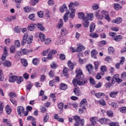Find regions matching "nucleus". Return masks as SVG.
Wrapping results in <instances>:
<instances>
[{
  "mask_svg": "<svg viewBox=\"0 0 126 126\" xmlns=\"http://www.w3.org/2000/svg\"><path fill=\"white\" fill-rule=\"evenodd\" d=\"M99 11H97L95 13V16L96 17L97 19H99L100 20H102L103 18H105L106 20H108V22H110L111 19H110V16H109V13L108 12L105 11L104 10L102 11L101 14L102 15L99 14Z\"/></svg>",
  "mask_w": 126,
  "mask_h": 126,
  "instance_id": "f257e3e1",
  "label": "nucleus"
},
{
  "mask_svg": "<svg viewBox=\"0 0 126 126\" xmlns=\"http://www.w3.org/2000/svg\"><path fill=\"white\" fill-rule=\"evenodd\" d=\"M79 4L77 2H71L69 3L68 5V7H69V10L71 11L70 13V16H69L70 18H74V16H75V11H76L75 7H76V6H78Z\"/></svg>",
  "mask_w": 126,
  "mask_h": 126,
  "instance_id": "f03ea898",
  "label": "nucleus"
},
{
  "mask_svg": "<svg viewBox=\"0 0 126 126\" xmlns=\"http://www.w3.org/2000/svg\"><path fill=\"white\" fill-rule=\"evenodd\" d=\"M33 41V36L32 35L25 33L23 36V38L21 41L22 46H24L25 44H31Z\"/></svg>",
  "mask_w": 126,
  "mask_h": 126,
  "instance_id": "7ed1b4c3",
  "label": "nucleus"
},
{
  "mask_svg": "<svg viewBox=\"0 0 126 126\" xmlns=\"http://www.w3.org/2000/svg\"><path fill=\"white\" fill-rule=\"evenodd\" d=\"M17 112L18 113V115L20 116V117H27L29 113V111H25V109H24V107L22 106H18L17 108Z\"/></svg>",
  "mask_w": 126,
  "mask_h": 126,
  "instance_id": "20e7f679",
  "label": "nucleus"
},
{
  "mask_svg": "<svg viewBox=\"0 0 126 126\" xmlns=\"http://www.w3.org/2000/svg\"><path fill=\"white\" fill-rule=\"evenodd\" d=\"M82 77H80L78 78L74 79L72 81L73 84L74 86H76V85H84L85 84V81H81L82 80Z\"/></svg>",
  "mask_w": 126,
  "mask_h": 126,
  "instance_id": "39448f33",
  "label": "nucleus"
},
{
  "mask_svg": "<svg viewBox=\"0 0 126 126\" xmlns=\"http://www.w3.org/2000/svg\"><path fill=\"white\" fill-rule=\"evenodd\" d=\"M76 123L74 124L75 126H84V120H80V118L78 116H76L74 117Z\"/></svg>",
  "mask_w": 126,
  "mask_h": 126,
  "instance_id": "423d86ee",
  "label": "nucleus"
},
{
  "mask_svg": "<svg viewBox=\"0 0 126 126\" xmlns=\"http://www.w3.org/2000/svg\"><path fill=\"white\" fill-rule=\"evenodd\" d=\"M80 107L82 108L83 110H86L87 107V100L86 99H83L80 103Z\"/></svg>",
  "mask_w": 126,
  "mask_h": 126,
  "instance_id": "0eeeda50",
  "label": "nucleus"
},
{
  "mask_svg": "<svg viewBox=\"0 0 126 126\" xmlns=\"http://www.w3.org/2000/svg\"><path fill=\"white\" fill-rule=\"evenodd\" d=\"M99 123L101 124V125H110L111 123V120L109 119H107L106 118H101L99 121Z\"/></svg>",
  "mask_w": 126,
  "mask_h": 126,
  "instance_id": "6e6552de",
  "label": "nucleus"
},
{
  "mask_svg": "<svg viewBox=\"0 0 126 126\" xmlns=\"http://www.w3.org/2000/svg\"><path fill=\"white\" fill-rule=\"evenodd\" d=\"M8 50V48H7V47H4L3 54L1 58V61H3V62L5 61V59H6V56H7Z\"/></svg>",
  "mask_w": 126,
  "mask_h": 126,
  "instance_id": "1a4fd4ad",
  "label": "nucleus"
},
{
  "mask_svg": "<svg viewBox=\"0 0 126 126\" xmlns=\"http://www.w3.org/2000/svg\"><path fill=\"white\" fill-rule=\"evenodd\" d=\"M112 22L113 23H116V24H120L123 22V19L121 17H118L117 18L113 20Z\"/></svg>",
  "mask_w": 126,
  "mask_h": 126,
  "instance_id": "9d476101",
  "label": "nucleus"
},
{
  "mask_svg": "<svg viewBox=\"0 0 126 126\" xmlns=\"http://www.w3.org/2000/svg\"><path fill=\"white\" fill-rule=\"evenodd\" d=\"M86 68L90 74H93V65L89 64L87 65Z\"/></svg>",
  "mask_w": 126,
  "mask_h": 126,
  "instance_id": "9b49d317",
  "label": "nucleus"
},
{
  "mask_svg": "<svg viewBox=\"0 0 126 126\" xmlns=\"http://www.w3.org/2000/svg\"><path fill=\"white\" fill-rule=\"evenodd\" d=\"M73 92L76 96H80L81 95V92H80V89L77 87L73 90Z\"/></svg>",
  "mask_w": 126,
  "mask_h": 126,
  "instance_id": "f8f14e48",
  "label": "nucleus"
},
{
  "mask_svg": "<svg viewBox=\"0 0 126 126\" xmlns=\"http://www.w3.org/2000/svg\"><path fill=\"white\" fill-rule=\"evenodd\" d=\"M94 18V15L93 14V13H89L87 14L86 19H87V20H88V21H89V20L90 21H92V20H93Z\"/></svg>",
  "mask_w": 126,
  "mask_h": 126,
  "instance_id": "ddd939ff",
  "label": "nucleus"
},
{
  "mask_svg": "<svg viewBox=\"0 0 126 126\" xmlns=\"http://www.w3.org/2000/svg\"><path fill=\"white\" fill-rule=\"evenodd\" d=\"M36 27L37 25L36 24H32L28 27V29L30 31H33V30H34Z\"/></svg>",
  "mask_w": 126,
  "mask_h": 126,
  "instance_id": "4468645a",
  "label": "nucleus"
},
{
  "mask_svg": "<svg viewBox=\"0 0 126 126\" xmlns=\"http://www.w3.org/2000/svg\"><path fill=\"white\" fill-rule=\"evenodd\" d=\"M113 79L114 80H115L116 82H118V83H121V82H123V80L120 79L119 77V74H116L113 76Z\"/></svg>",
  "mask_w": 126,
  "mask_h": 126,
  "instance_id": "2eb2a0df",
  "label": "nucleus"
},
{
  "mask_svg": "<svg viewBox=\"0 0 126 126\" xmlns=\"http://www.w3.org/2000/svg\"><path fill=\"white\" fill-rule=\"evenodd\" d=\"M76 73L77 74L76 76V78H78L82 76V71H81L80 69H77L76 70Z\"/></svg>",
  "mask_w": 126,
  "mask_h": 126,
  "instance_id": "dca6fc26",
  "label": "nucleus"
},
{
  "mask_svg": "<svg viewBox=\"0 0 126 126\" xmlns=\"http://www.w3.org/2000/svg\"><path fill=\"white\" fill-rule=\"evenodd\" d=\"M92 58L93 59H97V55H98V52L95 49H93L91 52Z\"/></svg>",
  "mask_w": 126,
  "mask_h": 126,
  "instance_id": "f3484780",
  "label": "nucleus"
},
{
  "mask_svg": "<svg viewBox=\"0 0 126 126\" xmlns=\"http://www.w3.org/2000/svg\"><path fill=\"white\" fill-rule=\"evenodd\" d=\"M118 94H119L118 91H113L110 93L109 96L111 98H116Z\"/></svg>",
  "mask_w": 126,
  "mask_h": 126,
  "instance_id": "a211bd4d",
  "label": "nucleus"
},
{
  "mask_svg": "<svg viewBox=\"0 0 126 126\" xmlns=\"http://www.w3.org/2000/svg\"><path fill=\"white\" fill-rule=\"evenodd\" d=\"M75 64H76L75 63H72V62H71V61H70V60H69L68 61L67 65H68V67H69V68H70L71 70H72L74 68Z\"/></svg>",
  "mask_w": 126,
  "mask_h": 126,
  "instance_id": "6ab92c4d",
  "label": "nucleus"
},
{
  "mask_svg": "<svg viewBox=\"0 0 126 126\" xmlns=\"http://www.w3.org/2000/svg\"><path fill=\"white\" fill-rule=\"evenodd\" d=\"M39 37L41 42H44L46 40V36L42 32L39 33Z\"/></svg>",
  "mask_w": 126,
  "mask_h": 126,
  "instance_id": "aec40b11",
  "label": "nucleus"
},
{
  "mask_svg": "<svg viewBox=\"0 0 126 126\" xmlns=\"http://www.w3.org/2000/svg\"><path fill=\"white\" fill-rule=\"evenodd\" d=\"M67 32L66 29L63 28L61 29L60 33L62 36H65L67 34Z\"/></svg>",
  "mask_w": 126,
  "mask_h": 126,
  "instance_id": "412c9836",
  "label": "nucleus"
},
{
  "mask_svg": "<svg viewBox=\"0 0 126 126\" xmlns=\"http://www.w3.org/2000/svg\"><path fill=\"white\" fill-rule=\"evenodd\" d=\"M32 52H33V49H32L27 50V49L25 48L22 50V52L23 53V54H24V55H27L28 53H32Z\"/></svg>",
  "mask_w": 126,
  "mask_h": 126,
  "instance_id": "4be33fe9",
  "label": "nucleus"
},
{
  "mask_svg": "<svg viewBox=\"0 0 126 126\" xmlns=\"http://www.w3.org/2000/svg\"><path fill=\"white\" fill-rule=\"evenodd\" d=\"M63 26V19H60L58 22V24L57 26V27L59 29H60V28H62Z\"/></svg>",
  "mask_w": 126,
  "mask_h": 126,
  "instance_id": "5701e85b",
  "label": "nucleus"
},
{
  "mask_svg": "<svg viewBox=\"0 0 126 126\" xmlns=\"http://www.w3.org/2000/svg\"><path fill=\"white\" fill-rule=\"evenodd\" d=\"M78 17L80 19H82V20H85V19H86V17L84 15V13L82 12L78 13Z\"/></svg>",
  "mask_w": 126,
  "mask_h": 126,
  "instance_id": "b1692460",
  "label": "nucleus"
},
{
  "mask_svg": "<svg viewBox=\"0 0 126 126\" xmlns=\"http://www.w3.org/2000/svg\"><path fill=\"white\" fill-rule=\"evenodd\" d=\"M4 66H6L7 67H10L11 66V62L9 61H6L5 62L3 63Z\"/></svg>",
  "mask_w": 126,
  "mask_h": 126,
  "instance_id": "393cba45",
  "label": "nucleus"
},
{
  "mask_svg": "<svg viewBox=\"0 0 126 126\" xmlns=\"http://www.w3.org/2000/svg\"><path fill=\"white\" fill-rule=\"evenodd\" d=\"M96 117H92L90 119V121L92 123V126H95V125H96Z\"/></svg>",
  "mask_w": 126,
  "mask_h": 126,
  "instance_id": "a878e982",
  "label": "nucleus"
},
{
  "mask_svg": "<svg viewBox=\"0 0 126 126\" xmlns=\"http://www.w3.org/2000/svg\"><path fill=\"white\" fill-rule=\"evenodd\" d=\"M60 89L61 90H66L67 89V85L64 83H62L60 85Z\"/></svg>",
  "mask_w": 126,
  "mask_h": 126,
  "instance_id": "bb28decb",
  "label": "nucleus"
},
{
  "mask_svg": "<svg viewBox=\"0 0 126 126\" xmlns=\"http://www.w3.org/2000/svg\"><path fill=\"white\" fill-rule=\"evenodd\" d=\"M84 50H85V47H84V46L79 45L77 48V50L76 51V52H81L82 51H84Z\"/></svg>",
  "mask_w": 126,
  "mask_h": 126,
  "instance_id": "cd10ccee",
  "label": "nucleus"
},
{
  "mask_svg": "<svg viewBox=\"0 0 126 126\" xmlns=\"http://www.w3.org/2000/svg\"><path fill=\"white\" fill-rule=\"evenodd\" d=\"M95 96L96 98H101L105 96V93H98L95 94Z\"/></svg>",
  "mask_w": 126,
  "mask_h": 126,
  "instance_id": "c85d7f7f",
  "label": "nucleus"
},
{
  "mask_svg": "<svg viewBox=\"0 0 126 126\" xmlns=\"http://www.w3.org/2000/svg\"><path fill=\"white\" fill-rule=\"evenodd\" d=\"M65 10H67V7L65 4H63L61 8H60V11L62 13L64 12Z\"/></svg>",
  "mask_w": 126,
  "mask_h": 126,
  "instance_id": "c756f323",
  "label": "nucleus"
},
{
  "mask_svg": "<svg viewBox=\"0 0 126 126\" xmlns=\"http://www.w3.org/2000/svg\"><path fill=\"white\" fill-rule=\"evenodd\" d=\"M17 79V76H12L9 78V81L10 82H15L16 81V80Z\"/></svg>",
  "mask_w": 126,
  "mask_h": 126,
  "instance_id": "7c9ffc66",
  "label": "nucleus"
},
{
  "mask_svg": "<svg viewBox=\"0 0 126 126\" xmlns=\"http://www.w3.org/2000/svg\"><path fill=\"white\" fill-rule=\"evenodd\" d=\"M36 27L39 29V30H40V31H44V30L45 28H44V27H43V25L41 24H36Z\"/></svg>",
  "mask_w": 126,
  "mask_h": 126,
  "instance_id": "2f4dec72",
  "label": "nucleus"
},
{
  "mask_svg": "<svg viewBox=\"0 0 126 126\" xmlns=\"http://www.w3.org/2000/svg\"><path fill=\"white\" fill-rule=\"evenodd\" d=\"M122 8H123V7H122L119 3L114 4V9L115 10H119V9H121Z\"/></svg>",
  "mask_w": 126,
  "mask_h": 126,
  "instance_id": "473e14b6",
  "label": "nucleus"
},
{
  "mask_svg": "<svg viewBox=\"0 0 126 126\" xmlns=\"http://www.w3.org/2000/svg\"><path fill=\"white\" fill-rule=\"evenodd\" d=\"M16 81L18 84H20L21 82H23V77H22V76H20L18 78V77H17V78Z\"/></svg>",
  "mask_w": 126,
  "mask_h": 126,
  "instance_id": "72a5a7b5",
  "label": "nucleus"
},
{
  "mask_svg": "<svg viewBox=\"0 0 126 126\" xmlns=\"http://www.w3.org/2000/svg\"><path fill=\"white\" fill-rule=\"evenodd\" d=\"M123 39V36L122 35H118L114 37V40L116 42H120Z\"/></svg>",
  "mask_w": 126,
  "mask_h": 126,
  "instance_id": "f704fd0d",
  "label": "nucleus"
},
{
  "mask_svg": "<svg viewBox=\"0 0 126 126\" xmlns=\"http://www.w3.org/2000/svg\"><path fill=\"white\" fill-rule=\"evenodd\" d=\"M68 14H69V11L66 13L63 17L64 22H66V21L68 20Z\"/></svg>",
  "mask_w": 126,
  "mask_h": 126,
  "instance_id": "c9c22d12",
  "label": "nucleus"
},
{
  "mask_svg": "<svg viewBox=\"0 0 126 126\" xmlns=\"http://www.w3.org/2000/svg\"><path fill=\"white\" fill-rule=\"evenodd\" d=\"M119 110L121 113L123 114H126V107H122L119 108Z\"/></svg>",
  "mask_w": 126,
  "mask_h": 126,
  "instance_id": "e433bc0d",
  "label": "nucleus"
},
{
  "mask_svg": "<svg viewBox=\"0 0 126 126\" xmlns=\"http://www.w3.org/2000/svg\"><path fill=\"white\" fill-rule=\"evenodd\" d=\"M83 25L84 27H88L89 26V21H88V20H87L86 21H84L83 22Z\"/></svg>",
  "mask_w": 126,
  "mask_h": 126,
  "instance_id": "4c0bfd02",
  "label": "nucleus"
},
{
  "mask_svg": "<svg viewBox=\"0 0 126 126\" xmlns=\"http://www.w3.org/2000/svg\"><path fill=\"white\" fill-rule=\"evenodd\" d=\"M6 112L8 115H10L11 113V108L9 107V106L7 105L5 107Z\"/></svg>",
  "mask_w": 126,
  "mask_h": 126,
  "instance_id": "58836bf2",
  "label": "nucleus"
},
{
  "mask_svg": "<svg viewBox=\"0 0 126 126\" xmlns=\"http://www.w3.org/2000/svg\"><path fill=\"white\" fill-rule=\"evenodd\" d=\"M3 113V103L0 101V115Z\"/></svg>",
  "mask_w": 126,
  "mask_h": 126,
  "instance_id": "ea45409f",
  "label": "nucleus"
},
{
  "mask_svg": "<svg viewBox=\"0 0 126 126\" xmlns=\"http://www.w3.org/2000/svg\"><path fill=\"white\" fill-rule=\"evenodd\" d=\"M21 62L23 66H27L28 65V63H27V61L26 59H22Z\"/></svg>",
  "mask_w": 126,
  "mask_h": 126,
  "instance_id": "a19ab883",
  "label": "nucleus"
},
{
  "mask_svg": "<svg viewBox=\"0 0 126 126\" xmlns=\"http://www.w3.org/2000/svg\"><path fill=\"white\" fill-rule=\"evenodd\" d=\"M94 29H95V24H94V23H92L90 27V32H94Z\"/></svg>",
  "mask_w": 126,
  "mask_h": 126,
  "instance_id": "79ce46f5",
  "label": "nucleus"
},
{
  "mask_svg": "<svg viewBox=\"0 0 126 126\" xmlns=\"http://www.w3.org/2000/svg\"><path fill=\"white\" fill-rule=\"evenodd\" d=\"M32 63L35 65H38V64L39 63V59L37 58H35L32 60Z\"/></svg>",
  "mask_w": 126,
  "mask_h": 126,
  "instance_id": "37998d69",
  "label": "nucleus"
},
{
  "mask_svg": "<svg viewBox=\"0 0 126 126\" xmlns=\"http://www.w3.org/2000/svg\"><path fill=\"white\" fill-rule=\"evenodd\" d=\"M29 18L30 19V20H32V21H34L35 20V14H31L29 15Z\"/></svg>",
  "mask_w": 126,
  "mask_h": 126,
  "instance_id": "c03bdc74",
  "label": "nucleus"
},
{
  "mask_svg": "<svg viewBox=\"0 0 126 126\" xmlns=\"http://www.w3.org/2000/svg\"><path fill=\"white\" fill-rule=\"evenodd\" d=\"M49 85L52 87L56 86V81L55 80H51L49 82Z\"/></svg>",
  "mask_w": 126,
  "mask_h": 126,
  "instance_id": "a18cd8bd",
  "label": "nucleus"
},
{
  "mask_svg": "<svg viewBox=\"0 0 126 126\" xmlns=\"http://www.w3.org/2000/svg\"><path fill=\"white\" fill-rule=\"evenodd\" d=\"M58 108L60 111H63V103L60 102L58 104Z\"/></svg>",
  "mask_w": 126,
  "mask_h": 126,
  "instance_id": "49530a36",
  "label": "nucleus"
},
{
  "mask_svg": "<svg viewBox=\"0 0 126 126\" xmlns=\"http://www.w3.org/2000/svg\"><path fill=\"white\" fill-rule=\"evenodd\" d=\"M90 37H92V38H98V37H99V35H98V34L94 32V33H91L90 34Z\"/></svg>",
  "mask_w": 126,
  "mask_h": 126,
  "instance_id": "de8ad7c7",
  "label": "nucleus"
},
{
  "mask_svg": "<svg viewBox=\"0 0 126 126\" xmlns=\"http://www.w3.org/2000/svg\"><path fill=\"white\" fill-rule=\"evenodd\" d=\"M49 114L46 113L45 117L43 119L44 123H47L49 121Z\"/></svg>",
  "mask_w": 126,
  "mask_h": 126,
  "instance_id": "09e8293b",
  "label": "nucleus"
},
{
  "mask_svg": "<svg viewBox=\"0 0 126 126\" xmlns=\"http://www.w3.org/2000/svg\"><path fill=\"white\" fill-rule=\"evenodd\" d=\"M10 52L11 54H14V53H15V47L12 46L10 48Z\"/></svg>",
  "mask_w": 126,
  "mask_h": 126,
  "instance_id": "8fccbe9b",
  "label": "nucleus"
},
{
  "mask_svg": "<svg viewBox=\"0 0 126 126\" xmlns=\"http://www.w3.org/2000/svg\"><path fill=\"white\" fill-rule=\"evenodd\" d=\"M32 86H33V84L31 82H29L28 85L27 86V90H30L32 88Z\"/></svg>",
  "mask_w": 126,
  "mask_h": 126,
  "instance_id": "3c124183",
  "label": "nucleus"
},
{
  "mask_svg": "<svg viewBox=\"0 0 126 126\" xmlns=\"http://www.w3.org/2000/svg\"><path fill=\"white\" fill-rule=\"evenodd\" d=\"M50 66H51V68H53V69H56V68L58 67V65L56 64L55 62H52L51 63Z\"/></svg>",
  "mask_w": 126,
  "mask_h": 126,
  "instance_id": "603ef678",
  "label": "nucleus"
},
{
  "mask_svg": "<svg viewBox=\"0 0 126 126\" xmlns=\"http://www.w3.org/2000/svg\"><path fill=\"white\" fill-rule=\"evenodd\" d=\"M100 70L102 72H106V71H107V67H106L105 65L101 66L100 67Z\"/></svg>",
  "mask_w": 126,
  "mask_h": 126,
  "instance_id": "864d4df0",
  "label": "nucleus"
},
{
  "mask_svg": "<svg viewBox=\"0 0 126 126\" xmlns=\"http://www.w3.org/2000/svg\"><path fill=\"white\" fill-rule=\"evenodd\" d=\"M63 75L64 76H67V68L65 67L63 70Z\"/></svg>",
  "mask_w": 126,
  "mask_h": 126,
  "instance_id": "5fc2aeb1",
  "label": "nucleus"
},
{
  "mask_svg": "<svg viewBox=\"0 0 126 126\" xmlns=\"http://www.w3.org/2000/svg\"><path fill=\"white\" fill-rule=\"evenodd\" d=\"M99 103L100 105H102V106H106V101L104 100V99H101L99 101Z\"/></svg>",
  "mask_w": 126,
  "mask_h": 126,
  "instance_id": "6e6d98bb",
  "label": "nucleus"
},
{
  "mask_svg": "<svg viewBox=\"0 0 126 126\" xmlns=\"http://www.w3.org/2000/svg\"><path fill=\"white\" fill-rule=\"evenodd\" d=\"M4 77H3V74H2V71L0 70V81H3Z\"/></svg>",
  "mask_w": 126,
  "mask_h": 126,
  "instance_id": "4d7b16f0",
  "label": "nucleus"
},
{
  "mask_svg": "<svg viewBox=\"0 0 126 126\" xmlns=\"http://www.w3.org/2000/svg\"><path fill=\"white\" fill-rule=\"evenodd\" d=\"M39 2V0H31V4L32 5H35L36 3Z\"/></svg>",
  "mask_w": 126,
  "mask_h": 126,
  "instance_id": "13d9d810",
  "label": "nucleus"
},
{
  "mask_svg": "<svg viewBox=\"0 0 126 126\" xmlns=\"http://www.w3.org/2000/svg\"><path fill=\"white\" fill-rule=\"evenodd\" d=\"M27 120L28 121H32V122H33V123H35V118L32 116H28L27 117Z\"/></svg>",
  "mask_w": 126,
  "mask_h": 126,
  "instance_id": "bf43d9fd",
  "label": "nucleus"
},
{
  "mask_svg": "<svg viewBox=\"0 0 126 126\" xmlns=\"http://www.w3.org/2000/svg\"><path fill=\"white\" fill-rule=\"evenodd\" d=\"M40 111L41 113L44 114V113H46V111H47V108H46V107H45L42 106L40 108Z\"/></svg>",
  "mask_w": 126,
  "mask_h": 126,
  "instance_id": "052dcab7",
  "label": "nucleus"
},
{
  "mask_svg": "<svg viewBox=\"0 0 126 126\" xmlns=\"http://www.w3.org/2000/svg\"><path fill=\"white\" fill-rule=\"evenodd\" d=\"M90 82L91 84H93V85H95V80L92 77L90 78Z\"/></svg>",
  "mask_w": 126,
  "mask_h": 126,
  "instance_id": "680f3d73",
  "label": "nucleus"
},
{
  "mask_svg": "<svg viewBox=\"0 0 126 126\" xmlns=\"http://www.w3.org/2000/svg\"><path fill=\"white\" fill-rule=\"evenodd\" d=\"M109 126H120V125H119V124L118 123H116V122H112L109 124Z\"/></svg>",
  "mask_w": 126,
  "mask_h": 126,
  "instance_id": "e2e57ef3",
  "label": "nucleus"
},
{
  "mask_svg": "<svg viewBox=\"0 0 126 126\" xmlns=\"http://www.w3.org/2000/svg\"><path fill=\"white\" fill-rule=\"evenodd\" d=\"M111 106L113 107V108H117L119 107V105H118V104L115 102H112L110 104Z\"/></svg>",
  "mask_w": 126,
  "mask_h": 126,
  "instance_id": "0e129e2a",
  "label": "nucleus"
},
{
  "mask_svg": "<svg viewBox=\"0 0 126 126\" xmlns=\"http://www.w3.org/2000/svg\"><path fill=\"white\" fill-rule=\"evenodd\" d=\"M60 58L61 61H64L65 60V55L64 54H60Z\"/></svg>",
  "mask_w": 126,
  "mask_h": 126,
  "instance_id": "69168bd1",
  "label": "nucleus"
},
{
  "mask_svg": "<svg viewBox=\"0 0 126 126\" xmlns=\"http://www.w3.org/2000/svg\"><path fill=\"white\" fill-rule=\"evenodd\" d=\"M3 123H4L5 125H7V126L10 125V123H9V121H8V120H7V119H3Z\"/></svg>",
  "mask_w": 126,
  "mask_h": 126,
  "instance_id": "338daca9",
  "label": "nucleus"
},
{
  "mask_svg": "<svg viewBox=\"0 0 126 126\" xmlns=\"http://www.w3.org/2000/svg\"><path fill=\"white\" fill-rule=\"evenodd\" d=\"M15 45L16 47L19 48L20 47V42L18 40H16L15 41Z\"/></svg>",
  "mask_w": 126,
  "mask_h": 126,
  "instance_id": "774afa93",
  "label": "nucleus"
}]
</instances>
